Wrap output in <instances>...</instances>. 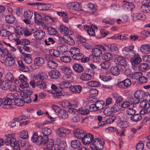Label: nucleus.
Masks as SVG:
<instances>
[{
    "label": "nucleus",
    "mask_w": 150,
    "mask_h": 150,
    "mask_svg": "<svg viewBox=\"0 0 150 150\" xmlns=\"http://www.w3.org/2000/svg\"><path fill=\"white\" fill-rule=\"evenodd\" d=\"M75 136L79 139H81L83 143L85 145L91 144L94 139L93 135L90 133H86L82 130L75 129L73 131Z\"/></svg>",
    "instance_id": "f257e3e1"
},
{
    "label": "nucleus",
    "mask_w": 150,
    "mask_h": 150,
    "mask_svg": "<svg viewBox=\"0 0 150 150\" xmlns=\"http://www.w3.org/2000/svg\"><path fill=\"white\" fill-rule=\"evenodd\" d=\"M46 75L44 73L40 74L34 76L33 78L36 81L35 86L39 88H46V83L43 81L46 79Z\"/></svg>",
    "instance_id": "f03ea898"
},
{
    "label": "nucleus",
    "mask_w": 150,
    "mask_h": 150,
    "mask_svg": "<svg viewBox=\"0 0 150 150\" xmlns=\"http://www.w3.org/2000/svg\"><path fill=\"white\" fill-rule=\"evenodd\" d=\"M16 96L13 93H9L7 95V98L3 100V108L8 109L11 107V105L13 103V100L15 98Z\"/></svg>",
    "instance_id": "7ed1b4c3"
},
{
    "label": "nucleus",
    "mask_w": 150,
    "mask_h": 150,
    "mask_svg": "<svg viewBox=\"0 0 150 150\" xmlns=\"http://www.w3.org/2000/svg\"><path fill=\"white\" fill-rule=\"evenodd\" d=\"M70 52L71 54L73 55L72 58L76 60H80L83 58L84 55L80 53V49L76 47H73L70 49Z\"/></svg>",
    "instance_id": "20e7f679"
},
{
    "label": "nucleus",
    "mask_w": 150,
    "mask_h": 150,
    "mask_svg": "<svg viewBox=\"0 0 150 150\" xmlns=\"http://www.w3.org/2000/svg\"><path fill=\"white\" fill-rule=\"evenodd\" d=\"M52 108L56 112L58 113L59 115L62 118L65 119L67 118L68 113L65 110L61 109L59 107L54 105L52 106Z\"/></svg>",
    "instance_id": "39448f33"
},
{
    "label": "nucleus",
    "mask_w": 150,
    "mask_h": 150,
    "mask_svg": "<svg viewBox=\"0 0 150 150\" xmlns=\"http://www.w3.org/2000/svg\"><path fill=\"white\" fill-rule=\"evenodd\" d=\"M142 5L140 7V11L144 13L150 11V0H144L142 1Z\"/></svg>",
    "instance_id": "423d86ee"
},
{
    "label": "nucleus",
    "mask_w": 150,
    "mask_h": 150,
    "mask_svg": "<svg viewBox=\"0 0 150 150\" xmlns=\"http://www.w3.org/2000/svg\"><path fill=\"white\" fill-rule=\"evenodd\" d=\"M33 93L32 91L30 90H27L25 92L23 93L22 97L25 103H31L32 100L31 97H32V96H30Z\"/></svg>",
    "instance_id": "0eeeda50"
},
{
    "label": "nucleus",
    "mask_w": 150,
    "mask_h": 150,
    "mask_svg": "<svg viewBox=\"0 0 150 150\" xmlns=\"http://www.w3.org/2000/svg\"><path fill=\"white\" fill-rule=\"evenodd\" d=\"M58 30L61 33L64 35L66 34L70 35L73 33V32L72 31L70 30L63 25H59Z\"/></svg>",
    "instance_id": "6e6552de"
},
{
    "label": "nucleus",
    "mask_w": 150,
    "mask_h": 150,
    "mask_svg": "<svg viewBox=\"0 0 150 150\" xmlns=\"http://www.w3.org/2000/svg\"><path fill=\"white\" fill-rule=\"evenodd\" d=\"M142 61V59L139 55H135L131 57L130 62L133 67H136Z\"/></svg>",
    "instance_id": "1a4fd4ad"
},
{
    "label": "nucleus",
    "mask_w": 150,
    "mask_h": 150,
    "mask_svg": "<svg viewBox=\"0 0 150 150\" xmlns=\"http://www.w3.org/2000/svg\"><path fill=\"white\" fill-rule=\"evenodd\" d=\"M71 132V130L69 129H66L64 127H60L57 130V134L60 137H64L67 134Z\"/></svg>",
    "instance_id": "9d476101"
},
{
    "label": "nucleus",
    "mask_w": 150,
    "mask_h": 150,
    "mask_svg": "<svg viewBox=\"0 0 150 150\" xmlns=\"http://www.w3.org/2000/svg\"><path fill=\"white\" fill-rule=\"evenodd\" d=\"M131 84L130 80L129 79H127L119 83L118 84V86L120 88H125L130 86Z\"/></svg>",
    "instance_id": "9b49d317"
},
{
    "label": "nucleus",
    "mask_w": 150,
    "mask_h": 150,
    "mask_svg": "<svg viewBox=\"0 0 150 150\" xmlns=\"http://www.w3.org/2000/svg\"><path fill=\"white\" fill-rule=\"evenodd\" d=\"M121 67L119 66L112 67L110 69V72L112 75L117 76L118 75L120 72Z\"/></svg>",
    "instance_id": "f8f14e48"
},
{
    "label": "nucleus",
    "mask_w": 150,
    "mask_h": 150,
    "mask_svg": "<svg viewBox=\"0 0 150 150\" xmlns=\"http://www.w3.org/2000/svg\"><path fill=\"white\" fill-rule=\"evenodd\" d=\"M133 21H135L137 20H144L146 19V17L145 15L140 13H134L132 16Z\"/></svg>",
    "instance_id": "ddd939ff"
},
{
    "label": "nucleus",
    "mask_w": 150,
    "mask_h": 150,
    "mask_svg": "<svg viewBox=\"0 0 150 150\" xmlns=\"http://www.w3.org/2000/svg\"><path fill=\"white\" fill-rule=\"evenodd\" d=\"M33 35L37 39H41L45 35V32L42 30H38L34 32Z\"/></svg>",
    "instance_id": "4468645a"
},
{
    "label": "nucleus",
    "mask_w": 150,
    "mask_h": 150,
    "mask_svg": "<svg viewBox=\"0 0 150 150\" xmlns=\"http://www.w3.org/2000/svg\"><path fill=\"white\" fill-rule=\"evenodd\" d=\"M47 139H48V136L43 137L41 135H39L38 136V137L37 138L36 143L38 145H41L42 144H45L46 143V140Z\"/></svg>",
    "instance_id": "2eb2a0df"
},
{
    "label": "nucleus",
    "mask_w": 150,
    "mask_h": 150,
    "mask_svg": "<svg viewBox=\"0 0 150 150\" xmlns=\"http://www.w3.org/2000/svg\"><path fill=\"white\" fill-rule=\"evenodd\" d=\"M0 85L1 88L3 89H8L11 88L10 83L6 81H4L3 80H0Z\"/></svg>",
    "instance_id": "dca6fc26"
},
{
    "label": "nucleus",
    "mask_w": 150,
    "mask_h": 150,
    "mask_svg": "<svg viewBox=\"0 0 150 150\" xmlns=\"http://www.w3.org/2000/svg\"><path fill=\"white\" fill-rule=\"evenodd\" d=\"M47 148L49 150H52L54 146V141L52 139H49L46 140V143L45 144Z\"/></svg>",
    "instance_id": "f3484780"
},
{
    "label": "nucleus",
    "mask_w": 150,
    "mask_h": 150,
    "mask_svg": "<svg viewBox=\"0 0 150 150\" xmlns=\"http://www.w3.org/2000/svg\"><path fill=\"white\" fill-rule=\"evenodd\" d=\"M50 77L53 79H57L60 75V73L57 70H53L49 73Z\"/></svg>",
    "instance_id": "a211bd4d"
},
{
    "label": "nucleus",
    "mask_w": 150,
    "mask_h": 150,
    "mask_svg": "<svg viewBox=\"0 0 150 150\" xmlns=\"http://www.w3.org/2000/svg\"><path fill=\"white\" fill-rule=\"evenodd\" d=\"M18 69L23 72H28L29 71V69L28 67L25 66L23 62L21 60L18 61Z\"/></svg>",
    "instance_id": "6ab92c4d"
},
{
    "label": "nucleus",
    "mask_w": 150,
    "mask_h": 150,
    "mask_svg": "<svg viewBox=\"0 0 150 150\" xmlns=\"http://www.w3.org/2000/svg\"><path fill=\"white\" fill-rule=\"evenodd\" d=\"M73 68L74 70L78 73H81L84 70L82 65L77 63H74L73 65Z\"/></svg>",
    "instance_id": "aec40b11"
},
{
    "label": "nucleus",
    "mask_w": 150,
    "mask_h": 150,
    "mask_svg": "<svg viewBox=\"0 0 150 150\" xmlns=\"http://www.w3.org/2000/svg\"><path fill=\"white\" fill-rule=\"evenodd\" d=\"M34 21L38 25L43 23L41 16L38 13L34 12Z\"/></svg>",
    "instance_id": "412c9836"
},
{
    "label": "nucleus",
    "mask_w": 150,
    "mask_h": 150,
    "mask_svg": "<svg viewBox=\"0 0 150 150\" xmlns=\"http://www.w3.org/2000/svg\"><path fill=\"white\" fill-rule=\"evenodd\" d=\"M118 62V64L122 66H125L127 65V62L126 59L122 57H119L116 59Z\"/></svg>",
    "instance_id": "4be33fe9"
},
{
    "label": "nucleus",
    "mask_w": 150,
    "mask_h": 150,
    "mask_svg": "<svg viewBox=\"0 0 150 150\" xmlns=\"http://www.w3.org/2000/svg\"><path fill=\"white\" fill-rule=\"evenodd\" d=\"M140 51L144 54H148L150 52V46L147 44L142 45L140 47Z\"/></svg>",
    "instance_id": "5701e85b"
},
{
    "label": "nucleus",
    "mask_w": 150,
    "mask_h": 150,
    "mask_svg": "<svg viewBox=\"0 0 150 150\" xmlns=\"http://www.w3.org/2000/svg\"><path fill=\"white\" fill-rule=\"evenodd\" d=\"M49 53L51 56L55 57H59L60 55V52L57 50H50L49 51Z\"/></svg>",
    "instance_id": "b1692460"
},
{
    "label": "nucleus",
    "mask_w": 150,
    "mask_h": 150,
    "mask_svg": "<svg viewBox=\"0 0 150 150\" xmlns=\"http://www.w3.org/2000/svg\"><path fill=\"white\" fill-rule=\"evenodd\" d=\"M57 14L59 16L62 17V20L65 23H68L69 22V18L67 17V13L64 12H57Z\"/></svg>",
    "instance_id": "393cba45"
},
{
    "label": "nucleus",
    "mask_w": 150,
    "mask_h": 150,
    "mask_svg": "<svg viewBox=\"0 0 150 150\" xmlns=\"http://www.w3.org/2000/svg\"><path fill=\"white\" fill-rule=\"evenodd\" d=\"M138 68L139 70L143 72L146 71L149 69V65L145 63L140 64L138 66Z\"/></svg>",
    "instance_id": "a878e982"
},
{
    "label": "nucleus",
    "mask_w": 150,
    "mask_h": 150,
    "mask_svg": "<svg viewBox=\"0 0 150 150\" xmlns=\"http://www.w3.org/2000/svg\"><path fill=\"white\" fill-rule=\"evenodd\" d=\"M22 54L24 57V60L26 63L29 64L32 62V59L30 54L23 53Z\"/></svg>",
    "instance_id": "bb28decb"
},
{
    "label": "nucleus",
    "mask_w": 150,
    "mask_h": 150,
    "mask_svg": "<svg viewBox=\"0 0 150 150\" xmlns=\"http://www.w3.org/2000/svg\"><path fill=\"white\" fill-rule=\"evenodd\" d=\"M63 39L66 43L69 45H73L74 43V40L69 36H66L65 37L63 38Z\"/></svg>",
    "instance_id": "cd10ccee"
},
{
    "label": "nucleus",
    "mask_w": 150,
    "mask_h": 150,
    "mask_svg": "<svg viewBox=\"0 0 150 150\" xmlns=\"http://www.w3.org/2000/svg\"><path fill=\"white\" fill-rule=\"evenodd\" d=\"M81 146V142L78 140H74L72 141L71 142V146L74 149H76L80 147Z\"/></svg>",
    "instance_id": "c85d7f7f"
},
{
    "label": "nucleus",
    "mask_w": 150,
    "mask_h": 150,
    "mask_svg": "<svg viewBox=\"0 0 150 150\" xmlns=\"http://www.w3.org/2000/svg\"><path fill=\"white\" fill-rule=\"evenodd\" d=\"M142 119V116L139 114H134L130 117L131 120L133 122H136L140 121Z\"/></svg>",
    "instance_id": "c756f323"
},
{
    "label": "nucleus",
    "mask_w": 150,
    "mask_h": 150,
    "mask_svg": "<svg viewBox=\"0 0 150 150\" xmlns=\"http://www.w3.org/2000/svg\"><path fill=\"white\" fill-rule=\"evenodd\" d=\"M92 52V54L96 57H100L102 54L101 50L98 48H95L93 49Z\"/></svg>",
    "instance_id": "7c9ffc66"
},
{
    "label": "nucleus",
    "mask_w": 150,
    "mask_h": 150,
    "mask_svg": "<svg viewBox=\"0 0 150 150\" xmlns=\"http://www.w3.org/2000/svg\"><path fill=\"white\" fill-rule=\"evenodd\" d=\"M95 103L98 110H101L103 109L105 106V102L102 100L96 101Z\"/></svg>",
    "instance_id": "2f4dec72"
},
{
    "label": "nucleus",
    "mask_w": 150,
    "mask_h": 150,
    "mask_svg": "<svg viewBox=\"0 0 150 150\" xmlns=\"http://www.w3.org/2000/svg\"><path fill=\"white\" fill-rule=\"evenodd\" d=\"M70 82L63 80V81L60 83L59 84V87L62 90L63 88H67L70 86Z\"/></svg>",
    "instance_id": "473e14b6"
},
{
    "label": "nucleus",
    "mask_w": 150,
    "mask_h": 150,
    "mask_svg": "<svg viewBox=\"0 0 150 150\" xmlns=\"http://www.w3.org/2000/svg\"><path fill=\"white\" fill-rule=\"evenodd\" d=\"M34 64L38 66H41L44 62V59L41 57L36 58L34 60Z\"/></svg>",
    "instance_id": "72a5a7b5"
},
{
    "label": "nucleus",
    "mask_w": 150,
    "mask_h": 150,
    "mask_svg": "<svg viewBox=\"0 0 150 150\" xmlns=\"http://www.w3.org/2000/svg\"><path fill=\"white\" fill-rule=\"evenodd\" d=\"M73 74H64L62 78L63 81L71 82L73 79L72 76Z\"/></svg>",
    "instance_id": "f704fd0d"
},
{
    "label": "nucleus",
    "mask_w": 150,
    "mask_h": 150,
    "mask_svg": "<svg viewBox=\"0 0 150 150\" xmlns=\"http://www.w3.org/2000/svg\"><path fill=\"white\" fill-rule=\"evenodd\" d=\"M21 98H17L14 100V104L17 106H22L24 105V100Z\"/></svg>",
    "instance_id": "c9c22d12"
},
{
    "label": "nucleus",
    "mask_w": 150,
    "mask_h": 150,
    "mask_svg": "<svg viewBox=\"0 0 150 150\" xmlns=\"http://www.w3.org/2000/svg\"><path fill=\"white\" fill-rule=\"evenodd\" d=\"M6 61H8V64L9 65H13L15 63V60L13 57L11 56H8L5 59Z\"/></svg>",
    "instance_id": "e433bc0d"
},
{
    "label": "nucleus",
    "mask_w": 150,
    "mask_h": 150,
    "mask_svg": "<svg viewBox=\"0 0 150 150\" xmlns=\"http://www.w3.org/2000/svg\"><path fill=\"white\" fill-rule=\"evenodd\" d=\"M128 100L129 102V103H130L131 105L138 104L139 103L140 101L139 100L136 98L134 96L129 97Z\"/></svg>",
    "instance_id": "4c0bfd02"
},
{
    "label": "nucleus",
    "mask_w": 150,
    "mask_h": 150,
    "mask_svg": "<svg viewBox=\"0 0 150 150\" xmlns=\"http://www.w3.org/2000/svg\"><path fill=\"white\" fill-rule=\"evenodd\" d=\"M97 29V27L94 25H92L91 26L90 30H87V33L90 36H95V34L94 29Z\"/></svg>",
    "instance_id": "58836bf2"
},
{
    "label": "nucleus",
    "mask_w": 150,
    "mask_h": 150,
    "mask_svg": "<svg viewBox=\"0 0 150 150\" xmlns=\"http://www.w3.org/2000/svg\"><path fill=\"white\" fill-rule=\"evenodd\" d=\"M5 20L8 23H12L15 22L14 17L11 15H8L5 17Z\"/></svg>",
    "instance_id": "ea45409f"
},
{
    "label": "nucleus",
    "mask_w": 150,
    "mask_h": 150,
    "mask_svg": "<svg viewBox=\"0 0 150 150\" xmlns=\"http://www.w3.org/2000/svg\"><path fill=\"white\" fill-rule=\"evenodd\" d=\"M47 65L50 68H56L58 66L57 63L52 60H49L47 62Z\"/></svg>",
    "instance_id": "a19ab883"
},
{
    "label": "nucleus",
    "mask_w": 150,
    "mask_h": 150,
    "mask_svg": "<svg viewBox=\"0 0 150 150\" xmlns=\"http://www.w3.org/2000/svg\"><path fill=\"white\" fill-rule=\"evenodd\" d=\"M65 145L63 144H60L58 145L55 144L52 150H64Z\"/></svg>",
    "instance_id": "79ce46f5"
},
{
    "label": "nucleus",
    "mask_w": 150,
    "mask_h": 150,
    "mask_svg": "<svg viewBox=\"0 0 150 150\" xmlns=\"http://www.w3.org/2000/svg\"><path fill=\"white\" fill-rule=\"evenodd\" d=\"M91 78L90 74L87 73H84L82 74L80 77L81 80L83 81H87L90 80Z\"/></svg>",
    "instance_id": "37998d69"
},
{
    "label": "nucleus",
    "mask_w": 150,
    "mask_h": 150,
    "mask_svg": "<svg viewBox=\"0 0 150 150\" xmlns=\"http://www.w3.org/2000/svg\"><path fill=\"white\" fill-rule=\"evenodd\" d=\"M33 15V12L30 10H27L24 12V16L25 18L30 19L32 17Z\"/></svg>",
    "instance_id": "c03bdc74"
},
{
    "label": "nucleus",
    "mask_w": 150,
    "mask_h": 150,
    "mask_svg": "<svg viewBox=\"0 0 150 150\" xmlns=\"http://www.w3.org/2000/svg\"><path fill=\"white\" fill-rule=\"evenodd\" d=\"M104 144L103 142L102 141L98 143L96 145L93 146V148L96 150H103Z\"/></svg>",
    "instance_id": "a18cd8bd"
},
{
    "label": "nucleus",
    "mask_w": 150,
    "mask_h": 150,
    "mask_svg": "<svg viewBox=\"0 0 150 150\" xmlns=\"http://www.w3.org/2000/svg\"><path fill=\"white\" fill-rule=\"evenodd\" d=\"M20 36L19 35H18L15 32V33H11L8 36V38L10 40H14L15 41L17 40V39L19 38Z\"/></svg>",
    "instance_id": "49530a36"
},
{
    "label": "nucleus",
    "mask_w": 150,
    "mask_h": 150,
    "mask_svg": "<svg viewBox=\"0 0 150 150\" xmlns=\"http://www.w3.org/2000/svg\"><path fill=\"white\" fill-rule=\"evenodd\" d=\"M111 63L108 61H104L100 64L102 68L104 69H106L108 68L110 66Z\"/></svg>",
    "instance_id": "de8ad7c7"
},
{
    "label": "nucleus",
    "mask_w": 150,
    "mask_h": 150,
    "mask_svg": "<svg viewBox=\"0 0 150 150\" xmlns=\"http://www.w3.org/2000/svg\"><path fill=\"white\" fill-rule=\"evenodd\" d=\"M62 91V88H60L59 90L56 91L55 92H53V91H51L50 92L53 94L54 96L55 97L59 98L60 96L62 95V93L61 92V91Z\"/></svg>",
    "instance_id": "09e8293b"
},
{
    "label": "nucleus",
    "mask_w": 150,
    "mask_h": 150,
    "mask_svg": "<svg viewBox=\"0 0 150 150\" xmlns=\"http://www.w3.org/2000/svg\"><path fill=\"white\" fill-rule=\"evenodd\" d=\"M42 132L45 137L51 134L52 132L51 130L49 128H44L42 129Z\"/></svg>",
    "instance_id": "8fccbe9b"
},
{
    "label": "nucleus",
    "mask_w": 150,
    "mask_h": 150,
    "mask_svg": "<svg viewBox=\"0 0 150 150\" xmlns=\"http://www.w3.org/2000/svg\"><path fill=\"white\" fill-rule=\"evenodd\" d=\"M102 58L103 59L108 61L112 59V56L110 53L106 52L104 54Z\"/></svg>",
    "instance_id": "3c124183"
},
{
    "label": "nucleus",
    "mask_w": 150,
    "mask_h": 150,
    "mask_svg": "<svg viewBox=\"0 0 150 150\" xmlns=\"http://www.w3.org/2000/svg\"><path fill=\"white\" fill-rule=\"evenodd\" d=\"M15 31V32L20 37V35L23 34L24 32L23 29L20 26L16 27Z\"/></svg>",
    "instance_id": "603ef678"
},
{
    "label": "nucleus",
    "mask_w": 150,
    "mask_h": 150,
    "mask_svg": "<svg viewBox=\"0 0 150 150\" xmlns=\"http://www.w3.org/2000/svg\"><path fill=\"white\" fill-rule=\"evenodd\" d=\"M118 126L121 128H126L128 127L129 123L127 121H122L119 123Z\"/></svg>",
    "instance_id": "864d4df0"
},
{
    "label": "nucleus",
    "mask_w": 150,
    "mask_h": 150,
    "mask_svg": "<svg viewBox=\"0 0 150 150\" xmlns=\"http://www.w3.org/2000/svg\"><path fill=\"white\" fill-rule=\"evenodd\" d=\"M113 112H117L120 109L121 107L119 104L116 103L113 107H111Z\"/></svg>",
    "instance_id": "5fc2aeb1"
},
{
    "label": "nucleus",
    "mask_w": 150,
    "mask_h": 150,
    "mask_svg": "<svg viewBox=\"0 0 150 150\" xmlns=\"http://www.w3.org/2000/svg\"><path fill=\"white\" fill-rule=\"evenodd\" d=\"M88 8L92 11L91 13V14L94 13V12L96 11L98 9V7L97 5L92 3H89L88 4Z\"/></svg>",
    "instance_id": "6e6d98bb"
},
{
    "label": "nucleus",
    "mask_w": 150,
    "mask_h": 150,
    "mask_svg": "<svg viewBox=\"0 0 150 150\" xmlns=\"http://www.w3.org/2000/svg\"><path fill=\"white\" fill-rule=\"evenodd\" d=\"M47 29L48 33L50 35H55L57 33V31L56 30L51 27H48Z\"/></svg>",
    "instance_id": "4d7b16f0"
},
{
    "label": "nucleus",
    "mask_w": 150,
    "mask_h": 150,
    "mask_svg": "<svg viewBox=\"0 0 150 150\" xmlns=\"http://www.w3.org/2000/svg\"><path fill=\"white\" fill-rule=\"evenodd\" d=\"M148 107L142 110L140 112V114L142 115H144L150 112V102L149 103Z\"/></svg>",
    "instance_id": "13d9d810"
},
{
    "label": "nucleus",
    "mask_w": 150,
    "mask_h": 150,
    "mask_svg": "<svg viewBox=\"0 0 150 150\" xmlns=\"http://www.w3.org/2000/svg\"><path fill=\"white\" fill-rule=\"evenodd\" d=\"M142 73L140 72H136L132 74V79H139L141 76H142Z\"/></svg>",
    "instance_id": "bf43d9fd"
},
{
    "label": "nucleus",
    "mask_w": 150,
    "mask_h": 150,
    "mask_svg": "<svg viewBox=\"0 0 150 150\" xmlns=\"http://www.w3.org/2000/svg\"><path fill=\"white\" fill-rule=\"evenodd\" d=\"M10 34V32L5 29H2L0 31V35L3 37L8 36Z\"/></svg>",
    "instance_id": "052dcab7"
},
{
    "label": "nucleus",
    "mask_w": 150,
    "mask_h": 150,
    "mask_svg": "<svg viewBox=\"0 0 150 150\" xmlns=\"http://www.w3.org/2000/svg\"><path fill=\"white\" fill-rule=\"evenodd\" d=\"M111 107H107L104 110L103 113L106 116H109L112 113H113Z\"/></svg>",
    "instance_id": "680f3d73"
},
{
    "label": "nucleus",
    "mask_w": 150,
    "mask_h": 150,
    "mask_svg": "<svg viewBox=\"0 0 150 150\" xmlns=\"http://www.w3.org/2000/svg\"><path fill=\"white\" fill-rule=\"evenodd\" d=\"M78 112L80 114L82 115H86L89 112V110L86 109L84 108H81L78 109Z\"/></svg>",
    "instance_id": "e2e57ef3"
},
{
    "label": "nucleus",
    "mask_w": 150,
    "mask_h": 150,
    "mask_svg": "<svg viewBox=\"0 0 150 150\" xmlns=\"http://www.w3.org/2000/svg\"><path fill=\"white\" fill-rule=\"evenodd\" d=\"M88 84L92 87H96L99 86L100 83L99 82L95 81H91L88 82Z\"/></svg>",
    "instance_id": "0e129e2a"
},
{
    "label": "nucleus",
    "mask_w": 150,
    "mask_h": 150,
    "mask_svg": "<svg viewBox=\"0 0 150 150\" xmlns=\"http://www.w3.org/2000/svg\"><path fill=\"white\" fill-rule=\"evenodd\" d=\"M60 59L61 61L65 63H69L71 60V58L68 56H65L62 57H60Z\"/></svg>",
    "instance_id": "69168bd1"
},
{
    "label": "nucleus",
    "mask_w": 150,
    "mask_h": 150,
    "mask_svg": "<svg viewBox=\"0 0 150 150\" xmlns=\"http://www.w3.org/2000/svg\"><path fill=\"white\" fill-rule=\"evenodd\" d=\"M126 113L129 115H133L136 113L135 110L132 108H129L126 111Z\"/></svg>",
    "instance_id": "338daca9"
},
{
    "label": "nucleus",
    "mask_w": 150,
    "mask_h": 150,
    "mask_svg": "<svg viewBox=\"0 0 150 150\" xmlns=\"http://www.w3.org/2000/svg\"><path fill=\"white\" fill-rule=\"evenodd\" d=\"M116 119V117L115 116H111L106 120V122L108 124L112 123Z\"/></svg>",
    "instance_id": "774afa93"
}]
</instances>
